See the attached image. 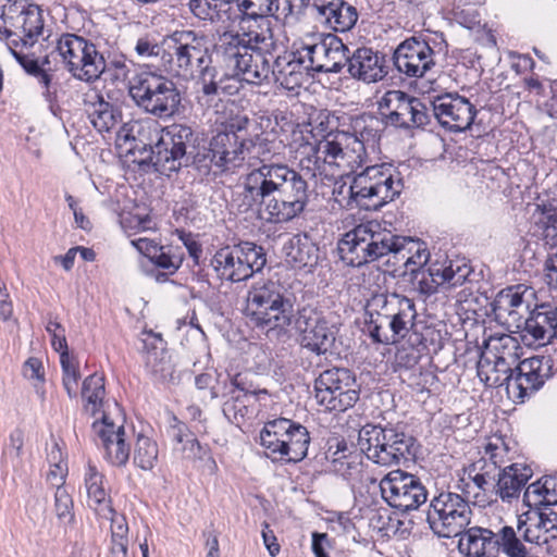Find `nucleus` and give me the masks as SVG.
Listing matches in <instances>:
<instances>
[{
	"label": "nucleus",
	"mask_w": 557,
	"mask_h": 557,
	"mask_svg": "<svg viewBox=\"0 0 557 557\" xmlns=\"http://www.w3.org/2000/svg\"><path fill=\"white\" fill-rule=\"evenodd\" d=\"M458 546L467 557H497L495 535L490 529H468L460 535Z\"/></svg>",
	"instance_id": "obj_36"
},
{
	"label": "nucleus",
	"mask_w": 557,
	"mask_h": 557,
	"mask_svg": "<svg viewBox=\"0 0 557 557\" xmlns=\"http://www.w3.org/2000/svg\"><path fill=\"white\" fill-rule=\"evenodd\" d=\"M0 32L15 45L33 46L44 30V20L38 5L27 0H0Z\"/></svg>",
	"instance_id": "obj_15"
},
{
	"label": "nucleus",
	"mask_w": 557,
	"mask_h": 557,
	"mask_svg": "<svg viewBox=\"0 0 557 557\" xmlns=\"http://www.w3.org/2000/svg\"><path fill=\"white\" fill-rule=\"evenodd\" d=\"M383 499L400 511L417 509L426 502V490L414 475L401 470L391 471L380 482Z\"/></svg>",
	"instance_id": "obj_18"
},
{
	"label": "nucleus",
	"mask_w": 557,
	"mask_h": 557,
	"mask_svg": "<svg viewBox=\"0 0 557 557\" xmlns=\"http://www.w3.org/2000/svg\"><path fill=\"white\" fill-rule=\"evenodd\" d=\"M532 469L524 463H511L505 467L498 474L495 493L503 502L518 498L522 487L531 479Z\"/></svg>",
	"instance_id": "obj_35"
},
{
	"label": "nucleus",
	"mask_w": 557,
	"mask_h": 557,
	"mask_svg": "<svg viewBox=\"0 0 557 557\" xmlns=\"http://www.w3.org/2000/svg\"><path fill=\"white\" fill-rule=\"evenodd\" d=\"M382 129V120L372 114H361L351 119L350 129L344 132L349 137L359 143L363 148L362 164L368 158V149H374L380 138Z\"/></svg>",
	"instance_id": "obj_39"
},
{
	"label": "nucleus",
	"mask_w": 557,
	"mask_h": 557,
	"mask_svg": "<svg viewBox=\"0 0 557 557\" xmlns=\"http://www.w3.org/2000/svg\"><path fill=\"white\" fill-rule=\"evenodd\" d=\"M246 144V137L243 135L218 132L210 140L211 162L222 171L234 170L245 162L248 164L249 152Z\"/></svg>",
	"instance_id": "obj_27"
},
{
	"label": "nucleus",
	"mask_w": 557,
	"mask_h": 557,
	"mask_svg": "<svg viewBox=\"0 0 557 557\" xmlns=\"http://www.w3.org/2000/svg\"><path fill=\"white\" fill-rule=\"evenodd\" d=\"M379 111L386 124L396 127H423L430 122L428 107L401 90H388L379 101Z\"/></svg>",
	"instance_id": "obj_17"
},
{
	"label": "nucleus",
	"mask_w": 557,
	"mask_h": 557,
	"mask_svg": "<svg viewBox=\"0 0 557 557\" xmlns=\"http://www.w3.org/2000/svg\"><path fill=\"white\" fill-rule=\"evenodd\" d=\"M348 48L342 39L326 35L318 42L306 45L299 49L305 66L313 72L338 73L347 62Z\"/></svg>",
	"instance_id": "obj_22"
},
{
	"label": "nucleus",
	"mask_w": 557,
	"mask_h": 557,
	"mask_svg": "<svg viewBox=\"0 0 557 557\" xmlns=\"http://www.w3.org/2000/svg\"><path fill=\"white\" fill-rule=\"evenodd\" d=\"M149 261L156 268L150 270L149 274L157 282H165L181 268L183 256L172 247L160 246L156 256H151Z\"/></svg>",
	"instance_id": "obj_43"
},
{
	"label": "nucleus",
	"mask_w": 557,
	"mask_h": 557,
	"mask_svg": "<svg viewBox=\"0 0 557 557\" xmlns=\"http://www.w3.org/2000/svg\"><path fill=\"white\" fill-rule=\"evenodd\" d=\"M88 506L99 516L109 518L112 513L111 499L104 488V475L95 465L88 463L84 475Z\"/></svg>",
	"instance_id": "obj_38"
},
{
	"label": "nucleus",
	"mask_w": 557,
	"mask_h": 557,
	"mask_svg": "<svg viewBox=\"0 0 557 557\" xmlns=\"http://www.w3.org/2000/svg\"><path fill=\"white\" fill-rule=\"evenodd\" d=\"M271 126L272 122L268 117H261L260 122H251L245 114H236L231 116L224 124V129L220 133H233L234 135H242L243 132H249V135L263 126Z\"/></svg>",
	"instance_id": "obj_51"
},
{
	"label": "nucleus",
	"mask_w": 557,
	"mask_h": 557,
	"mask_svg": "<svg viewBox=\"0 0 557 557\" xmlns=\"http://www.w3.org/2000/svg\"><path fill=\"white\" fill-rule=\"evenodd\" d=\"M314 393L317 403L323 407L325 411H330L332 407H336V404H339V401H336V397L334 396V388L327 387L325 384H321V374L314 382Z\"/></svg>",
	"instance_id": "obj_59"
},
{
	"label": "nucleus",
	"mask_w": 557,
	"mask_h": 557,
	"mask_svg": "<svg viewBox=\"0 0 557 557\" xmlns=\"http://www.w3.org/2000/svg\"><path fill=\"white\" fill-rule=\"evenodd\" d=\"M401 180L389 164L367 166L349 184L337 182L333 189L335 201L343 208L379 210L399 196Z\"/></svg>",
	"instance_id": "obj_3"
},
{
	"label": "nucleus",
	"mask_w": 557,
	"mask_h": 557,
	"mask_svg": "<svg viewBox=\"0 0 557 557\" xmlns=\"http://www.w3.org/2000/svg\"><path fill=\"white\" fill-rule=\"evenodd\" d=\"M73 500L65 488L55 490L54 494V511L60 520L70 521L72 513Z\"/></svg>",
	"instance_id": "obj_57"
},
{
	"label": "nucleus",
	"mask_w": 557,
	"mask_h": 557,
	"mask_svg": "<svg viewBox=\"0 0 557 557\" xmlns=\"http://www.w3.org/2000/svg\"><path fill=\"white\" fill-rule=\"evenodd\" d=\"M121 224L127 232H134L135 234L153 230V222L148 214H128L122 218Z\"/></svg>",
	"instance_id": "obj_58"
},
{
	"label": "nucleus",
	"mask_w": 557,
	"mask_h": 557,
	"mask_svg": "<svg viewBox=\"0 0 557 557\" xmlns=\"http://www.w3.org/2000/svg\"><path fill=\"white\" fill-rule=\"evenodd\" d=\"M518 533L525 542L545 545L557 537V512H533L524 522L519 521Z\"/></svg>",
	"instance_id": "obj_32"
},
{
	"label": "nucleus",
	"mask_w": 557,
	"mask_h": 557,
	"mask_svg": "<svg viewBox=\"0 0 557 557\" xmlns=\"http://www.w3.org/2000/svg\"><path fill=\"white\" fill-rule=\"evenodd\" d=\"M242 33H223L215 47L224 48L228 45H234L235 49L242 52L259 53L265 55H273L276 49L271 22L269 20H258L255 24H249L247 27L242 24Z\"/></svg>",
	"instance_id": "obj_23"
},
{
	"label": "nucleus",
	"mask_w": 557,
	"mask_h": 557,
	"mask_svg": "<svg viewBox=\"0 0 557 557\" xmlns=\"http://www.w3.org/2000/svg\"><path fill=\"white\" fill-rule=\"evenodd\" d=\"M523 324L522 337L528 345L543 346L553 338L557 341V305H536Z\"/></svg>",
	"instance_id": "obj_28"
},
{
	"label": "nucleus",
	"mask_w": 557,
	"mask_h": 557,
	"mask_svg": "<svg viewBox=\"0 0 557 557\" xmlns=\"http://www.w3.org/2000/svg\"><path fill=\"white\" fill-rule=\"evenodd\" d=\"M231 0H190L189 8L195 16L203 21H215L220 17L223 5Z\"/></svg>",
	"instance_id": "obj_54"
},
{
	"label": "nucleus",
	"mask_w": 557,
	"mask_h": 557,
	"mask_svg": "<svg viewBox=\"0 0 557 557\" xmlns=\"http://www.w3.org/2000/svg\"><path fill=\"white\" fill-rule=\"evenodd\" d=\"M414 440L393 425L368 423L359 430L358 446L367 458L383 467L408 460Z\"/></svg>",
	"instance_id": "obj_8"
},
{
	"label": "nucleus",
	"mask_w": 557,
	"mask_h": 557,
	"mask_svg": "<svg viewBox=\"0 0 557 557\" xmlns=\"http://www.w3.org/2000/svg\"><path fill=\"white\" fill-rule=\"evenodd\" d=\"M260 444L267 457L282 463L299 462L308 455V430L289 419L268 421L260 432Z\"/></svg>",
	"instance_id": "obj_9"
},
{
	"label": "nucleus",
	"mask_w": 557,
	"mask_h": 557,
	"mask_svg": "<svg viewBox=\"0 0 557 557\" xmlns=\"http://www.w3.org/2000/svg\"><path fill=\"white\" fill-rule=\"evenodd\" d=\"M236 3L243 14L240 24L268 20L269 16L280 21L278 0H236Z\"/></svg>",
	"instance_id": "obj_44"
},
{
	"label": "nucleus",
	"mask_w": 557,
	"mask_h": 557,
	"mask_svg": "<svg viewBox=\"0 0 557 557\" xmlns=\"http://www.w3.org/2000/svg\"><path fill=\"white\" fill-rule=\"evenodd\" d=\"M484 458L490 460L495 467L500 468L508 456V447L502 438H495L485 445Z\"/></svg>",
	"instance_id": "obj_56"
},
{
	"label": "nucleus",
	"mask_w": 557,
	"mask_h": 557,
	"mask_svg": "<svg viewBox=\"0 0 557 557\" xmlns=\"http://www.w3.org/2000/svg\"><path fill=\"white\" fill-rule=\"evenodd\" d=\"M252 394L240 374L232 377L226 375L223 382L211 388V399L226 398L222 410L225 418L235 424H239L248 414V400Z\"/></svg>",
	"instance_id": "obj_26"
},
{
	"label": "nucleus",
	"mask_w": 557,
	"mask_h": 557,
	"mask_svg": "<svg viewBox=\"0 0 557 557\" xmlns=\"http://www.w3.org/2000/svg\"><path fill=\"white\" fill-rule=\"evenodd\" d=\"M122 126L116 132V144L120 147H123L125 145H129L127 148V151L131 152L134 149L139 148L136 137L134 135V132L137 129L139 131L143 126L137 121H132L127 123H121Z\"/></svg>",
	"instance_id": "obj_55"
},
{
	"label": "nucleus",
	"mask_w": 557,
	"mask_h": 557,
	"mask_svg": "<svg viewBox=\"0 0 557 557\" xmlns=\"http://www.w3.org/2000/svg\"><path fill=\"white\" fill-rule=\"evenodd\" d=\"M92 434L97 445L104 450L106 460L114 467H124L131 456V445L126 443L123 424H115L107 413L94 421Z\"/></svg>",
	"instance_id": "obj_25"
},
{
	"label": "nucleus",
	"mask_w": 557,
	"mask_h": 557,
	"mask_svg": "<svg viewBox=\"0 0 557 557\" xmlns=\"http://www.w3.org/2000/svg\"><path fill=\"white\" fill-rule=\"evenodd\" d=\"M214 69L209 67L208 65L198 71V73L201 74L199 82L201 86V91L206 96H213L218 94L219 86L214 79Z\"/></svg>",
	"instance_id": "obj_61"
},
{
	"label": "nucleus",
	"mask_w": 557,
	"mask_h": 557,
	"mask_svg": "<svg viewBox=\"0 0 557 557\" xmlns=\"http://www.w3.org/2000/svg\"><path fill=\"white\" fill-rule=\"evenodd\" d=\"M170 57L169 70L184 79L193 78L208 65L206 36L194 30H176L164 40Z\"/></svg>",
	"instance_id": "obj_12"
},
{
	"label": "nucleus",
	"mask_w": 557,
	"mask_h": 557,
	"mask_svg": "<svg viewBox=\"0 0 557 557\" xmlns=\"http://www.w3.org/2000/svg\"><path fill=\"white\" fill-rule=\"evenodd\" d=\"M357 20L356 9L342 0L333 11V14L326 17L325 23L333 30L345 33L356 24Z\"/></svg>",
	"instance_id": "obj_50"
},
{
	"label": "nucleus",
	"mask_w": 557,
	"mask_h": 557,
	"mask_svg": "<svg viewBox=\"0 0 557 557\" xmlns=\"http://www.w3.org/2000/svg\"><path fill=\"white\" fill-rule=\"evenodd\" d=\"M319 139L306 125H297L290 133L289 148L301 166V160L311 159Z\"/></svg>",
	"instance_id": "obj_46"
},
{
	"label": "nucleus",
	"mask_w": 557,
	"mask_h": 557,
	"mask_svg": "<svg viewBox=\"0 0 557 557\" xmlns=\"http://www.w3.org/2000/svg\"><path fill=\"white\" fill-rule=\"evenodd\" d=\"M305 71L310 70L305 66V60L299 55V50L297 53H285L273 58L271 74L275 82L287 90H295L301 86Z\"/></svg>",
	"instance_id": "obj_34"
},
{
	"label": "nucleus",
	"mask_w": 557,
	"mask_h": 557,
	"mask_svg": "<svg viewBox=\"0 0 557 557\" xmlns=\"http://www.w3.org/2000/svg\"><path fill=\"white\" fill-rule=\"evenodd\" d=\"M525 293L527 288H523L522 285L510 286L500 290L493 304L496 317L499 319L508 318L516 323L517 327H520L523 318L522 310L529 309L524 301Z\"/></svg>",
	"instance_id": "obj_37"
},
{
	"label": "nucleus",
	"mask_w": 557,
	"mask_h": 557,
	"mask_svg": "<svg viewBox=\"0 0 557 557\" xmlns=\"http://www.w3.org/2000/svg\"><path fill=\"white\" fill-rule=\"evenodd\" d=\"M482 349L490 352V355L497 358L496 360H499L511 369L517 363L519 345L517 341L508 334L491 336L484 342Z\"/></svg>",
	"instance_id": "obj_45"
},
{
	"label": "nucleus",
	"mask_w": 557,
	"mask_h": 557,
	"mask_svg": "<svg viewBox=\"0 0 557 557\" xmlns=\"http://www.w3.org/2000/svg\"><path fill=\"white\" fill-rule=\"evenodd\" d=\"M553 375L549 356H533L520 361L511 371L507 393L517 403H523Z\"/></svg>",
	"instance_id": "obj_19"
},
{
	"label": "nucleus",
	"mask_w": 557,
	"mask_h": 557,
	"mask_svg": "<svg viewBox=\"0 0 557 557\" xmlns=\"http://www.w3.org/2000/svg\"><path fill=\"white\" fill-rule=\"evenodd\" d=\"M523 503L529 508L557 504V479L544 476L530 484L524 491Z\"/></svg>",
	"instance_id": "obj_42"
},
{
	"label": "nucleus",
	"mask_w": 557,
	"mask_h": 557,
	"mask_svg": "<svg viewBox=\"0 0 557 557\" xmlns=\"http://www.w3.org/2000/svg\"><path fill=\"white\" fill-rule=\"evenodd\" d=\"M431 103L438 123L453 132L469 129L478 113L475 106L457 92L436 96Z\"/></svg>",
	"instance_id": "obj_24"
},
{
	"label": "nucleus",
	"mask_w": 557,
	"mask_h": 557,
	"mask_svg": "<svg viewBox=\"0 0 557 557\" xmlns=\"http://www.w3.org/2000/svg\"><path fill=\"white\" fill-rule=\"evenodd\" d=\"M346 65L351 77L367 84L379 82L387 74L383 58L371 48L356 49L350 57L347 55Z\"/></svg>",
	"instance_id": "obj_31"
},
{
	"label": "nucleus",
	"mask_w": 557,
	"mask_h": 557,
	"mask_svg": "<svg viewBox=\"0 0 557 557\" xmlns=\"http://www.w3.org/2000/svg\"><path fill=\"white\" fill-rule=\"evenodd\" d=\"M368 332L375 343L394 345L404 339L417 317L412 299L393 294H375L367 302Z\"/></svg>",
	"instance_id": "obj_4"
},
{
	"label": "nucleus",
	"mask_w": 557,
	"mask_h": 557,
	"mask_svg": "<svg viewBox=\"0 0 557 557\" xmlns=\"http://www.w3.org/2000/svg\"><path fill=\"white\" fill-rule=\"evenodd\" d=\"M294 324L302 348L320 356L334 346L338 329L331 313L306 306L297 311Z\"/></svg>",
	"instance_id": "obj_16"
},
{
	"label": "nucleus",
	"mask_w": 557,
	"mask_h": 557,
	"mask_svg": "<svg viewBox=\"0 0 557 557\" xmlns=\"http://www.w3.org/2000/svg\"><path fill=\"white\" fill-rule=\"evenodd\" d=\"M106 395L104 380L99 374H91L83 382L82 397L85 400V408L91 414L101 411Z\"/></svg>",
	"instance_id": "obj_47"
},
{
	"label": "nucleus",
	"mask_w": 557,
	"mask_h": 557,
	"mask_svg": "<svg viewBox=\"0 0 557 557\" xmlns=\"http://www.w3.org/2000/svg\"><path fill=\"white\" fill-rule=\"evenodd\" d=\"M156 361H157V357H154L153 360H152L151 356L150 355L148 356L147 364L151 368L152 374L158 380H161V381L171 380L172 376H173V370H172V367L170 364V361L165 360L164 357L160 358V363L159 364H157Z\"/></svg>",
	"instance_id": "obj_62"
},
{
	"label": "nucleus",
	"mask_w": 557,
	"mask_h": 557,
	"mask_svg": "<svg viewBox=\"0 0 557 557\" xmlns=\"http://www.w3.org/2000/svg\"><path fill=\"white\" fill-rule=\"evenodd\" d=\"M311 0H278L280 21L285 25L296 24L309 8Z\"/></svg>",
	"instance_id": "obj_53"
},
{
	"label": "nucleus",
	"mask_w": 557,
	"mask_h": 557,
	"mask_svg": "<svg viewBox=\"0 0 557 557\" xmlns=\"http://www.w3.org/2000/svg\"><path fill=\"white\" fill-rule=\"evenodd\" d=\"M265 264L264 249L251 242L222 247L211 259V265L216 276L232 283L249 280Z\"/></svg>",
	"instance_id": "obj_11"
},
{
	"label": "nucleus",
	"mask_w": 557,
	"mask_h": 557,
	"mask_svg": "<svg viewBox=\"0 0 557 557\" xmlns=\"http://www.w3.org/2000/svg\"><path fill=\"white\" fill-rule=\"evenodd\" d=\"M23 375L33 381L35 386H37V383H44L45 368L42 361L37 357H29L23 364Z\"/></svg>",
	"instance_id": "obj_60"
},
{
	"label": "nucleus",
	"mask_w": 557,
	"mask_h": 557,
	"mask_svg": "<svg viewBox=\"0 0 557 557\" xmlns=\"http://www.w3.org/2000/svg\"><path fill=\"white\" fill-rule=\"evenodd\" d=\"M338 253L350 267H361L386 255L401 262L405 272L414 273L423 268L430 252L425 243L412 237H401L375 220L367 221L347 232L338 242Z\"/></svg>",
	"instance_id": "obj_2"
},
{
	"label": "nucleus",
	"mask_w": 557,
	"mask_h": 557,
	"mask_svg": "<svg viewBox=\"0 0 557 557\" xmlns=\"http://www.w3.org/2000/svg\"><path fill=\"white\" fill-rule=\"evenodd\" d=\"M494 535L497 554L503 552L507 557H530L512 527L505 525Z\"/></svg>",
	"instance_id": "obj_48"
},
{
	"label": "nucleus",
	"mask_w": 557,
	"mask_h": 557,
	"mask_svg": "<svg viewBox=\"0 0 557 557\" xmlns=\"http://www.w3.org/2000/svg\"><path fill=\"white\" fill-rule=\"evenodd\" d=\"M472 510L466 498L453 492L434 496L428 507L426 522L438 537H456L462 534L471 521Z\"/></svg>",
	"instance_id": "obj_14"
},
{
	"label": "nucleus",
	"mask_w": 557,
	"mask_h": 557,
	"mask_svg": "<svg viewBox=\"0 0 557 557\" xmlns=\"http://www.w3.org/2000/svg\"><path fill=\"white\" fill-rule=\"evenodd\" d=\"M158 456L157 443L146 435H138L134 448V463L141 470H152L158 462Z\"/></svg>",
	"instance_id": "obj_49"
},
{
	"label": "nucleus",
	"mask_w": 557,
	"mask_h": 557,
	"mask_svg": "<svg viewBox=\"0 0 557 557\" xmlns=\"http://www.w3.org/2000/svg\"><path fill=\"white\" fill-rule=\"evenodd\" d=\"M470 272L469 267L466 264L454 263L453 261L448 263H434L428 269L431 282L429 283L426 277L423 276L420 282L421 290L426 294H433L440 286L455 287L462 285Z\"/></svg>",
	"instance_id": "obj_33"
},
{
	"label": "nucleus",
	"mask_w": 557,
	"mask_h": 557,
	"mask_svg": "<svg viewBox=\"0 0 557 557\" xmlns=\"http://www.w3.org/2000/svg\"><path fill=\"white\" fill-rule=\"evenodd\" d=\"M60 363L63 373V386L71 398L76 397L78 392V381L81 377L78 363L73 356L66 355L62 356V361H60Z\"/></svg>",
	"instance_id": "obj_52"
},
{
	"label": "nucleus",
	"mask_w": 557,
	"mask_h": 557,
	"mask_svg": "<svg viewBox=\"0 0 557 557\" xmlns=\"http://www.w3.org/2000/svg\"><path fill=\"white\" fill-rule=\"evenodd\" d=\"M260 129L246 138L250 170L243 176L242 190L233 201L242 213L263 207L267 222L287 223L305 211L309 202L308 183L288 164L271 161L282 153L284 143L272 125Z\"/></svg>",
	"instance_id": "obj_1"
},
{
	"label": "nucleus",
	"mask_w": 557,
	"mask_h": 557,
	"mask_svg": "<svg viewBox=\"0 0 557 557\" xmlns=\"http://www.w3.org/2000/svg\"><path fill=\"white\" fill-rule=\"evenodd\" d=\"M321 384L334 388L336 407L330 411H345L351 408L359 399L356 379L350 370L344 368L327 369L321 373Z\"/></svg>",
	"instance_id": "obj_30"
},
{
	"label": "nucleus",
	"mask_w": 557,
	"mask_h": 557,
	"mask_svg": "<svg viewBox=\"0 0 557 557\" xmlns=\"http://www.w3.org/2000/svg\"><path fill=\"white\" fill-rule=\"evenodd\" d=\"M363 148L344 132L330 133L315 145L311 159L301 160V169L312 176H335L339 170L362 166Z\"/></svg>",
	"instance_id": "obj_7"
},
{
	"label": "nucleus",
	"mask_w": 557,
	"mask_h": 557,
	"mask_svg": "<svg viewBox=\"0 0 557 557\" xmlns=\"http://www.w3.org/2000/svg\"><path fill=\"white\" fill-rule=\"evenodd\" d=\"M57 53L65 69L76 79L92 83L106 71L103 55L82 36L65 33L55 40L51 55Z\"/></svg>",
	"instance_id": "obj_10"
},
{
	"label": "nucleus",
	"mask_w": 557,
	"mask_h": 557,
	"mask_svg": "<svg viewBox=\"0 0 557 557\" xmlns=\"http://www.w3.org/2000/svg\"><path fill=\"white\" fill-rule=\"evenodd\" d=\"M286 261L297 269L312 268L319 259V248L307 235H295L284 246Z\"/></svg>",
	"instance_id": "obj_40"
},
{
	"label": "nucleus",
	"mask_w": 557,
	"mask_h": 557,
	"mask_svg": "<svg viewBox=\"0 0 557 557\" xmlns=\"http://www.w3.org/2000/svg\"><path fill=\"white\" fill-rule=\"evenodd\" d=\"M83 106L89 122L99 133H111L122 123L120 107L107 100L96 89L84 94Z\"/></svg>",
	"instance_id": "obj_29"
},
{
	"label": "nucleus",
	"mask_w": 557,
	"mask_h": 557,
	"mask_svg": "<svg viewBox=\"0 0 557 557\" xmlns=\"http://www.w3.org/2000/svg\"><path fill=\"white\" fill-rule=\"evenodd\" d=\"M435 58L436 53L426 40L412 36L396 47L393 63L400 74L418 78L435 66Z\"/></svg>",
	"instance_id": "obj_21"
},
{
	"label": "nucleus",
	"mask_w": 557,
	"mask_h": 557,
	"mask_svg": "<svg viewBox=\"0 0 557 557\" xmlns=\"http://www.w3.org/2000/svg\"><path fill=\"white\" fill-rule=\"evenodd\" d=\"M245 314L257 326L286 331L292 324L294 305L286 289L276 281H257L247 292Z\"/></svg>",
	"instance_id": "obj_5"
},
{
	"label": "nucleus",
	"mask_w": 557,
	"mask_h": 557,
	"mask_svg": "<svg viewBox=\"0 0 557 557\" xmlns=\"http://www.w3.org/2000/svg\"><path fill=\"white\" fill-rule=\"evenodd\" d=\"M216 59L248 84L260 85L272 71L273 55L242 52L234 45L214 48Z\"/></svg>",
	"instance_id": "obj_20"
},
{
	"label": "nucleus",
	"mask_w": 557,
	"mask_h": 557,
	"mask_svg": "<svg viewBox=\"0 0 557 557\" xmlns=\"http://www.w3.org/2000/svg\"><path fill=\"white\" fill-rule=\"evenodd\" d=\"M195 134L187 125L173 124L158 132V139L151 147L150 161L163 174L176 172L187 165L195 151Z\"/></svg>",
	"instance_id": "obj_13"
},
{
	"label": "nucleus",
	"mask_w": 557,
	"mask_h": 557,
	"mask_svg": "<svg viewBox=\"0 0 557 557\" xmlns=\"http://www.w3.org/2000/svg\"><path fill=\"white\" fill-rule=\"evenodd\" d=\"M128 94L139 109L158 119L172 117L178 112L182 100L172 79L150 70L132 77Z\"/></svg>",
	"instance_id": "obj_6"
},
{
	"label": "nucleus",
	"mask_w": 557,
	"mask_h": 557,
	"mask_svg": "<svg viewBox=\"0 0 557 557\" xmlns=\"http://www.w3.org/2000/svg\"><path fill=\"white\" fill-rule=\"evenodd\" d=\"M131 243L148 260L151 256H156L158 248L161 246L158 242L148 237H138L136 239H132Z\"/></svg>",
	"instance_id": "obj_64"
},
{
	"label": "nucleus",
	"mask_w": 557,
	"mask_h": 557,
	"mask_svg": "<svg viewBox=\"0 0 557 557\" xmlns=\"http://www.w3.org/2000/svg\"><path fill=\"white\" fill-rule=\"evenodd\" d=\"M106 70L113 72V77L115 79L122 81L126 79L129 73V66L124 55L114 57L109 61V63L106 62Z\"/></svg>",
	"instance_id": "obj_63"
},
{
	"label": "nucleus",
	"mask_w": 557,
	"mask_h": 557,
	"mask_svg": "<svg viewBox=\"0 0 557 557\" xmlns=\"http://www.w3.org/2000/svg\"><path fill=\"white\" fill-rule=\"evenodd\" d=\"M496 359L482 349L476 364L478 376L486 386L495 387L506 384L507 387L512 369Z\"/></svg>",
	"instance_id": "obj_41"
}]
</instances>
